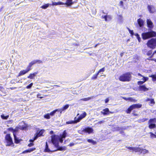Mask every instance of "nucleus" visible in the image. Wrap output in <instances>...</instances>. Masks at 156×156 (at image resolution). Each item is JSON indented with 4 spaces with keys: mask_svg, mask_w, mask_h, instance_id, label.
Here are the masks:
<instances>
[{
    "mask_svg": "<svg viewBox=\"0 0 156 156\" xmlns=\"http://www.w3.org/2000/svg\"><path fill=\"white\" fill-rule=\"evenodd\" d=\"M147 22L148 27L151 29L153 27L154 25L153 23L151 20L147 19Z\"/></svg>",
    "mask_w": 156,
    "mask_h": 156,
    "instance_id": "f3484780",
    "label": "nucleus"
},
{
    "mask_svg": "<svg viewBox=\"0 0 156 156\" xmlns=\"http://www.w3.org/2000/svg\"><path fill=\"white\" fill-rule=\"evenodd\" d=\"M151 60H153L156 62V59H151Z\"/></svg>",
    "mask_w": 156,
    "mask_h": 156,
    "instance_id": "0e129e2a",
    "label": "nucleus"
},
{
    "mask_svg": "<svg viewBox=\"0 0 156 156\" xmlns=\"http://www.w3.org/2000/svg\"><path fill=\"white\" fill-rule=\"evenodd\" d=\"M98 75V73H97V74L94 75L92 77V79H96Z\"/></svg>",
    "mask_w": 156,
    "mask_h": 156,
    "instance_id": "a19ab883",
    "label": "nucleus"
},
{
    "mask_svg": "<svg viewBox=\"0 0 156 156\" xmlns=\"http://www.w3.org/2000/svg\"><path fill=\"white\" fill-rule=\"evenodd\" d=\"M13 136H14L15 142L16 143H19L22 140L21 139H19L18 138L16 137V133H14Z\"/></svg>",
    "mask_w": 156,
    "mask_h": 156,
    "instance_id": "4be33fe9",
    "label": "nucleus"
},
{
    "mask_svg": "<svg viewBox=\"0 0 156 156\" xmlns=\"http://www.w3.org/2000/svg\"><path fill=\"white\" fill-rule=\"evenodd\" d=\"M66 135V133L64 131L62 135L60 136H58L54 135L51 136V141L52 143L54 145L55 147L57 149L55 150H53L51 152L55 151L57 150L63 151L66 150V147H58V141L62 143L63 141V139L65 138Z\"/></svg>",
    "mask_w": 156,
    "mask_h": 156,
    "instance_id": "f257e3e1",
    "label": "nucleus"
},
{
    "mask_svg": "<svg viewBox=\"0 0 156 156\" xmlns=\"http://www.w3.org/2000/svg\"><path fill=\"white\" fill-rule=\"evenodd\" d=\"M31 69L30 68H27L25 70H21L19 73L18 76H22L28 73L30 70H31Z\"/></svg>",
    "mask_w": 156,
    "mask_h": 156,
    "instance_id": "ddd939ff",
    "label": "nucleus"
},
{
    "mask_svg": "<svg viewBox=\"0 0 156 156\" xmlns=\"http://www.w3.org/2000/svg\"><path fill=\"white\" fill-rule=\"evenodd\" d=\"M35 61H36V63H40L42 62L40 60H35Z\"/></svg>",
    "mask_w": 156,
    "mask_h": 156,
    "instance_id": "603ef678",
    "label": "nucleus"
},
{
    "mask_svg": "<svg viewBox=\"0 0 156 156\" xmlns=\"http://www.w3.org/2000/svg\"><path fill=\"white\" fill-rule=\"evenodd\" d=\"M74 144H69V146H72V145H74Z\"/></svg>",
    "mask_w": 156,
    "mask_h": 156,
    "instance_id": "69168bd1",
    "label": "nucleus"
},
{
    "mask_svg": "<svg viewBox=\"0 0 156 156\" xmlns=\"http://www.w3.org/2000/svg\"><path fill=\"white\" fill-rule=\"evenodd\" d=\"M118 18L120 20H122V17L121 15H119L118 16Z\"/></svg>",
    "mask_w": 156,
    "mask_h": 156,
    "instance_id": "8fccbe9b",
    "label": "nucleus"
},
{
    "mask_svg": "<svg viewBox=\"0 0 156 156\" xmlns=\"http://www.w3.org/2000/svg\"><path fill=\"white\" fill-rule=\"evenodd\" d=\"M105 103H107L109 101V99L108 98H107L106 99H105Z\"/></svg>",
    "mask_w": 156,
    "mask_h": 156,
    "instance_id": "5fc2aeb1",
    "label": "nucleus"
},
{
    "mask_svg": "<svg viewBox=\"0 0 156 156\" xmlns=\"http://www.w3.org/2000/svg\"><path fill=\"white\" fill-rule=\"evenodd\" d=\"M1 118L3 119H7L9 117V115L5 116L3 114H2L1 116Z\"/></svg>",
    "mask_w": 156,
    "mask_h": 156,
    "instance_id": "473e14b6",
    "label": "nucleus"
},
{
    "mask_svg": "<svg viewBox=\"0 0 156 156\" xmlns=\"http://www.w3.org/2000/svg\"><path fill=\"white\" fill-rule=\"evenodd\" d=\"M60 110H60V113H61L62 112V111H63L64 110L62 109V108H60Z\"/></svg>",
    "mask_w": 156,
    "mask_h": 156,
    "instance_id": "bf43d9fd",
    "label": "nucleus"
},
{
    "mask_svg": "<svg viewBox=\"0 0 156 156\" xmlns=\"http://www.w3.org/2000/svg\"><path fill=\"white\" fill-rule=\"evenodd\" d=\"M147 8L150 13H153L155 11V9L154 7L152 5H148L147 6Z\"/></svg>",
    "mask_w": 156,
    "mask_h": 156,
    "instance_id": "4468645a",
    "label": "nucleus"
},
{
    "mask_svg": "<svg viewBox=\"0 0 156 156\" xmlns=\"http://www.w3.org/2000/svg\"><path fill=\"white\" fill-rule=\"evenodd\" d=\"M34 144L32 143H30L28 145V146L29 147H31L33 146L34 145Z\"/></svg>",
    "mask_w": 156,
    "mask_h": 156,
    "instance_id": "3c124183",
    "label": "nucleus"
},
{
    "mask_svg": "<svg viewBox=\"0 0 156 156\" xmlns=\"http://www.w3.org/2000/svg\"><path fill=\"white\" fill-rule=\"evenodd\" d=\"M131 75L128 73L121 75L119 78V80L122 81H129L130 80Z\"/></svg>",
    "mask_w": 156,
    "mask_h": 156,
    "instance_id": "7ed1b4c3",
    "label": "nucleus"
},
{
    "mask_svg": "<svg viewBox=\"0 0 156 156\" xmlns=\"http://www.w3.org/2000/svg\"><path fill=\"white\" fill-rule=\"evenodd\" d=\"M123 55V53H122L120 54V55L121 57Z\"/></svg>",
    "mask_w": 156,
    "mask_h": 156,
    "instance_id": "e2e57ef3",
    "label": "nucleus"
},
{
    "mask_svg": "<svg viewBox=\"0 0 156 156\" xmlns=\"http://www.w3.org/2000/svg\"><path fill=\"white\" fill-rule=\"evenodd\" d=\"M142 105L140 104H134L131 106L127 110L126 112L127 113H130L131 111L134 109L139 108L141 107Z\"/></svg>",
    "mask_w": 156,
    "mask_h": 156,
    "instance_id": "0eeeda50",
    "label": "nucleus"
},
{
    "mask_svg": "<svg viewBox=\"0 0 156 156\" xmlns=\"http://www.w3.org/2000/svg\"><path fill=\"white\" fill-rule=\"evenodd\" d=\"M107 19L108 20V21L109 20H110L111 19V17L110 16V17H108L107 18Z\"/></svg>",
    "mask_w": 156,
    "mask_h": 156,
    "instance_id": "680f3d73",
    "label": "nucleus"
},
{
    "mask_svg": "<svg viewBox=\"0 0 156 156\" xmlns=\"http://www.w3.org/2000/svg\"><path fill=\"white\" fill-rule=\"evenodd\" d=\"M152 54V51L151 50L148 51L147 53V55L148 56Z\"/></svg>",
    "mask_w": 156,
    "mask_h": 156,
    "instance_id": "a18cd8bd",
    "label": "nucleus"
},
{
    "mask_svg": "<svg viewBox=\"0 0 156 156\" xmlns=\"http://www.w3.org/2000/svg\"><path fill=\"white\" fill-rule=\"evenodd\" d=\"M142 153L144 154H145L148 153V151L146 149H142Z\"/></svg>",
    "mask_w": 156,
    "mask_h": 156,
    "instance_id": "e433bc0d",
    "label": "nucleus"
},
{
    "mask_svg": "<svg viewBox=\"0 0 156 156\" xmlns=\"http://www.w3.org/2000/svg\"><path fill=\"white\" fill-rule=\"evenodd\" d=\"M60 110H61L60 108V109H56V110H55V112L57 111H58V112H60Z\"/></svg>",
    "mask_w": 156,
    "mask_h": 156,
    "instance_id": "13d9d810",
    "label": "nucleus"
},
{
    "mask_svg": "<svg viewBox=\"0 0 156 156\" xmlns=\"http://www.w3.org/2000/svg\"><path fill=\"white\" fill-rule=\"evenodd\" d=\"M156 122V119L154 118L150 119L149 121V127L150 129L154 128L155 127V123Z\"/></svg>",
    "mask_w": 156,
    "mask_h": 156,
    "instance_id": "9d476101",
    "label": "nucleus"
},
{
    "mask_svg": "<svg viewBox=\"0 0 156 156\" xmlns=\"http://www.w3.org/2000/svg\"><path fill=\"white\" fill-rule=\"evenodd\" d=\"M87 141L89 143H92L93 144H96V142L94 141L92 139H88Z\"/></svg>",
    "mask_w": 156,
    "mask_h": 156,
    "instance_id": "7c9ffc66",
    "label": "nucleus"
},
{
    "mask_svg": "<svg viewBox=\"0 0 156 156\" xmlns=\"http://www.w3.org/2000/svg\"><path fill=\"white\" fill-rule=\"evenodd\" d=\"M104 122V121H99L98 122V123L99 124H100L102 123H103Z\"/></svg>",
    "mask_w": 156,
    "mask_h": 156,
    "instance_id": "4d7b16f0",
    "label": "nucleus"
},
{
    "mask_svg": "<svg viewBox=\"0 0 156 156\" xmlns=\"http://www.w3.org/2000/svg\"><path fill=\"white\" fill-rule=\"evenodd\" d=\"M113 113V112H110V111H109V112L108 113Z\"/></svg>",
    "mask_w": 156,
    "mask_h": 156,
    "instance_id": "338daca9",
    "label": "nucleus"
},
{
    "mask_svg": "<svg viewBox=\"0 0 156 156\" xmlns=\"http://www.w3.org/2000/svg\"><path fill=\"white\" fill-rule=\"evenodd\" d=\"M27 126V124L23 121L20 123L19 126L18 127V129H19L21 130H24L25 129Z\"/></svg>",
    "mask_w": 156,
    "mask_h": 156,
    "instance_id": "9b49d317",
    "label": "nucleus"
},
{
    "mask_svg": "<svg viewBox=\"0 0 156 156\" xmlns=\"http://www.w3.org/2000/svg\"><path fill=\"white\" fill-rule=\"evenodd\" d=\"M87 115V113L85 112H83V113L78 118L76 117L74 118V119L76 120L78 122H79L80 120L85 118Z\"/></svg>",
    "mask_w": 156,
    "mask_h": 156,
    "instance_id": "f8f14e48",
    "label": "nucleus"
},
{
    "mask_svg": "<svg viewBox=\"0 0 156 156\" xmlns=\"http://www.w3.org/2000/svg\"><path fill=\"white\" fill-rule=\"evenodd\" d=\"M122 98H123V99H125V100H127V101H128V100H127V98H126V97H122Z\"/></svg>",
    "mask_w": 156,
    "mask_h": 156,
    "instance_id": "052dcab7",
    "label": "nucleus"
},
{
    "mask_svg": "<svg viewBox=\"0 0 156 156\" xmlns=\"http://www.w3.org/2000/svg\"><path fill=\"white\" fill-rule=\"evenodd\" d=\"M119 5L120 6H123V2L121 1L119 2Z\"/></svg>",
    "mask_w": 156,
    "mask_h": 156,
    "instance_id": "864d4df0",
    "label": "nucleus"
},
{
    "mask_svg": "<svg viewBox=\"0 0 156 156\" xmlns=\"http://www.w3.org/2000/svg\"><path fill=\"white\" fill-rule=\"evenodd\" d=\"M127 100L129 101L134 102H136V101L131 97H129L127 98Z\"/></svg>",
    "mask_w": 156,
    "mask_h": 156,
    "instance_id": "f704fd0d",
    "label": "nucleus"
},
{
    "mask_svg": "<svg viewBox=\"0 0 156 156\" xmlns=\"http://www.w3.org/2000/svg\"><path fill=\"white\" fill-rule=\"evenodd\" d=\"M52 5H63L64 4V3H63V2H53L52 1Z\"/></svg>",
    "mask_w": 156,
    "mask_h": 156,
    "instance_id": "b1692460",
    "label": "nucleus"
},
{
    "mask_svg": "<svg viewBox=\"0 0 156 156\" xmlns=\"http://www.w3.org/2000/svg\"><path fill=\"white\" fill-rule=\"evenodd\" d=\"M150 136L151 138L154 137H156V135L153 133L150 132Z\"/></svg>",
    "mask_w": 156,
    "mask_h": 156,
    "instance_id": "58836bf2",
    "label": "nucleus"
},
{
    "mask_svg": "<svg viewBox=\"0 0 156 156\" xmlns=\"http://www.w3.org/2000/svg\"><path fill=\"white\" fill-rule=\"evenodd\" d=\"M129 31V33L131 34L132 35H133L134 34V33L133 30H130L129 28L128 29Z\"/></svg>",
    "mask_w": 156,
    "mask_h": 156,
    "instance_id": "49530a36",
    "label": "nucleus"
},
{
    "mask_svg": "<svg viewBox=\"0 0 156 156\" xmlns=\"http://www.w3.org/2000/svg\"><path fill=\"white\" fill-rule=\"evenodd\" d=\"M36 63V61L35 60L33 61L30 62L29 65L27 68H30L31 69V67L34 64Z\"/></svg>",
    "mask_w": 156,
    "mask_h": 156,
    "instance_id": "393cba45",
    "label": "nucleus"
},
{
    "mask_svg": "<svg viewBox=\"0 0 156 156\" xmlns=\"http://www.w3.org/2000/svg\"><path fill=\"white\" fill-rule=\"evenodd\" d=\"M44 117L45 118L47 119H49L50 118V114L49 113H48L46 115H44Z\"/></svg>",
    "mask_w": 156,
    "mask_h": 156,
    "instance_id": "c9c22d12",
    "label": "nucleus"
},
{
    "mask_svg": "<svg viewBox=\"0 0 156 156\" xmlns=\"http://www.w3.org/2000/svg\"><path fill=\"white\" fill-rule=\"evenodd\" d=\"M128 149L133 152H134L139 153H142V149L140 147H128Z\"/></svg>",
    "mask_w": 156,
    "mask_h": 156,
    "instance_id": "6e6552de",
    "label": "nucleus"
},
{
    "mask_svg": "<svg viewBox=\"0 0 156 156\" xmlns=\"http://www.w3.org/2000/svg\"><path fill=\"white\" fill-rule=\"evenodd\" d=\"M92 97H88L85 98H83L81 99L80 100L83 101H87L92 98Z\"/></svg>",
    "mask_w": 156,
    "mask_h": 156,
    "instance_id": "72a5a7b5",
    "label": "nucleus"
},
{
    "mask_svg": "<svg viewBox=\"0 0 156 156\" xmlns=\"http://www.w3.org/2000/svg\"><path fill=\"white\" fill-rule=\"evenodd\" d=\"M104 71H105V68H103L102 69L99 70L98 71V74H99V73H100L101 72H103Z\"/></svg>",
    "mask_w": 156,
    "mask_h": 156,
    "instance_id": "de8ad7c7",
    "label": "nucleus"
},
{
    "mask_svg": "<svg viewBox=\"0 0 156 156\" xmlns=\"http://www.w3.org/2000/svg\"><path fill=\"white\" fill-rule=\"evenodd\" d=\"M149 76L152 78L153 81H156V73L153 75H152Z\"/></svg>",
    "mask_w": 156,
    "mask_h": 156,
    "instance_id": "c756f323",
    "label": "nucleus"
},
{
    "mask_svg": "<svg viewBox=\"0 0 156 156\" xmlns=\"http://www.w3.org/2000/svg\"><path fill=\"white\" fill-rule=\"evenodd\" d=\"M52 151V150H51V151ZM44 151L46 152H49L51 151L50 149L48 148V145L47 142H46V143L45 148L44 150Z\"/></svg>",
    "mask_w": 156,
    "mask_h": 156,
    "instance_id": "c85d7f7f",
    "label": "nucleus"
},
{
    "mask_svg": "<svg viewBox=\"0 0 156 156\" xmlns=\"http://www.w3.org/2000/svg\"><path fill=\"white\" fill-rule=\"evenodd\" d=\"M44 131L41 130L40 131H37V133L35 134L34 138V140H30V142H33L34 140H36L38 137L41 136L44 132Z\"/></svg>",
    "mask_w": 156,
    "mask_h": 156,
    "instance_id": "1a4fd4ad",
    "label": "nucleus"
},
{
    "mask_svg": "<svg viewBox=\"0 0 156 156\" xmlns=\"http://www.w3.org/2000/svg\"><path fill=\"white\" fill-rule=\"evenodd\" d=\"M94 130L92 128L88 127L83 129L82 131H79V133H80L83 134L85 133H87L88 134L93 133Z\"/></svg>",
    "mask_w": 156,
    "mask_h": 156,
    "instance_id": "423d86ee",
    "label": "nucleus"
},
{
    "mask_svg": "<svg viewBox=\"0 0 156 156\" xmlns=\"http://www.w3.org/2000/svg\"><path fill=\"white\" fill-rule=\"evenodd\" d=\"M51 5V4H49V3L45 4L43 5L42 6H41V8L43 9H45L46 8H47L50 5Z\"/></svg>",
    "mask_w": 156,
    "mask_h": 156,
    "instance_id": "cd10ccee",
    "label": "nucleus"
},
{
    "mask_svg": "<svg viewBox=\"0 0 156 156\" xmlns=\"http://www.w3.org/2000/svg\"><path fill=\"white\" fill-rule=\"evenodd\" d=\"M137 22L140 27H142L144 25V21L141 19H139L137 20Z\"/></svg>",
    "mask_w": 156,
    "mask_h": 156,
    "instance_id": "6ab92c4d",
    "label": "nucleus"
},
{
    "mask_svg": "<svg viewBox=\"0 0 156 156\" xmlns=\"http://www.w3.org/2000/svg\"><path fill=\"white\" fill-rule=\"evenodd\" d=\"M147 45L151 48H155L156 47V38H152L149 40L147 43Z\"/></svg>",
    "mask_w": 156,
    "mask_h": 156,
    "instance_id": "20e7f679",
    "label": "nucleus"
},
{
    "mask_svg": "<svg viewBox=\"0 0 156 156\" xmlns=\"http://www.w3.org/2000/svg\"><path fill=\"white\" fill-rule=\"evenodd\" d=\"M5 139L6 142V146H12L13 144L12 139L9 134H7L5 136Z\"/></svg>",
    "mask_w": 156,
    "mask_h": 156,
    "instance_id": "39448f33",
    "label": "nucleus"
},
{
    "mask_svg": "<svg viewBox=\"0 0 156 156\" xmlns=\"http://www.w3.org/2000/svg\"><path fill=\"white\" fill-rule=\"evenodd\" d=\"M141 36L143 39L146 40L151 37H156V32L151 30L147 32L143 33Z\"/></svg>",
    "mask_w": 156,
    "mask_h": 156,
    "instance_id": "f03ea898",
    "label": "nucleus"
},
{
    "mask_svg": "<svg viewBox=\"0 0 156 156\" xmlns=\"http://www.w3.org/2000/svg\"><path fill=\"white\" fill-rule=\"evenodd\" d=\"M69 107V105H65V106H64L62 108V109L64 110H65L66 109H67Z\"/></svg>",
    "mask_w": 156,
    "mask_h": 156,
    "instance_id": "79ce46f5",
    "label": "nucleus"
},
{
    "mask_svg": "<svg viewBox=\"0 0 156 156\" xmlns=\"http://www.w3.org/2000/svg\"><path fill=\"white\" fill-rule=\"evenodd\" d=\"M33 85V83H30L28 86L26 87V88L27 89H30Z\"/></svg>",
    "mask_w": 156,
    "mask_h": 156,
    "instance_id": "37998d69",
    "label": "nucleus"
},
{
    "mask_svg": "<svg viewBox=\"0 0 156 156\" xmlns=\"http://www.w3.org/2000/svg\"><path fill=\"white\" fill-rule=\"evenodd\" d=\"M134 35L136 37V38L137 39L139 42H140L141 41V39L139 35L138 34H135Z\"/></svg>",
    "mask_w": 156,
    "mask_h": 156,
    "instance_id": "2f4dec72",
    "label": "nucleus"
},
{
    "mask_svg": "<svg viewBox=\"0 0 156 156\" xmlns=\"http://www.w3.org/2000/svg\"><path fill=\"white\" fill-rule=\"evenodd\" d=\"M55 110L53 111L52 112H51V113H49L50 114V115H51V116H53L55 114Z\"/></svg>",
    "mask_w": 156,
    "mask_h": 156,
    "instance_id": "c03bdc74",
    "label": "nucleus"
},
{
    "mask_svg": "<svg viewBox=\"0 0 156 156\" xmlns=\"http://www.w3.org/2000/svg\"><path fill=\"white\" fill-rule=\"evenodd\" d=\"M109 112V110L108 108H106L101 111V113L104 115H106L108 114Z\"/></svg>",
    "mask_w": 156,
    "mask_h": 156,
    "instance_id": "aec40b11",
    "label": "nucleus"
},
{
    "mask_svg": "<svg viewBox=\"0 0 156 156\" xmlns=\"http://www.w3.org/2000/svg\"><path fill=\"white\" fill-rule=\"evenodd\" d=\"M37 97L38 98H42L43 97L41 96V94L39 93L37 95Z\"/></svg>",
    "mask_w": 156,
    "mask_h": 156,
    "instance_id": "09e8293b",
    "label": "nucleus"
},
{
    "mask_svg": "<svg viewBox=\"0 0 156 156\" xmlns=\"http://www.w3.org/2000/svg\"><path fill=\"white\" fill-rule=\"evenodd\" d=\"M78 122L75 119L74 120H72L68 121L66 122V124H75L77 123Z\"/></svg>",
    "mask_w": 156,
    "mask_h": 156,
    "instance_id": "a878e982",
    "label": "nucleus"
},
{
    "mask_svg": "<svg viewBox=\"0 0 156 156\" xmlns=\"http://www.w3.org/2000/svg\"><path fill=\"white\" fill-rule=\"evenodd\" d=\"M108 17H110V16H102V17L103 18L105 19V20L106 21H108V20L107 19V18Z\"/></svg>",
    "mask_w": 156,
    "mask_h": 156,
    "instance_id": "ea45409f",
    "label": "nucleus"
},
{
    "mask_svg": "<svg viewBox=\"0 0 156 156\" xmlns=\"http://www.w3.org/2000/svg\"><path fill=\"white\" fill-rule=\"evenodd\" d=\"M146 101H150V104L152 106V105H154L155 104V102L154 100V99H149V98H147L146 100Z\"/></svg>",
    "mask_w": 156,
    "mask_h": 156,
    "instance_id": "5701e85b",
    "label": "nucleus"
},
{
    "mask_svg": "<svg viewBox=\"0 0 156 156\" xmlns=\"http://www.w3.org/2000/svg\"><path fill=\"white\" fill-rule=\"evenodd\" d=\"M72 0H66V2L64 3L63 5H66L68 6H71L73 4Z\"/></svg>",
    "mask_w": 156,
    "mask_h": 156,
    "instance_id": "a211bd4d",
    "label": "nucleus"
},
{
    "mask_svg": "<svg viewBox=\"0 0 156 156\" xmlns=\"http://www.w3.org/2000/svg\"><path fill=\"white\" fill-rule=\"evenodd\" d=\"M139 90L141 91H146L149 90V88L146 87L145 85H142L139 87Z\"/></svg>",
    "mask_w": 156,
    "mask_h": 156,
    "instance_id": "dca6fc26",
    "label": "nucleus"
},
{
    "mask_svg": "<svg viewBox=\"0 0 156 156\" xmlns=\"http://www.w3.org/2000/svg\"><path fill=\"white\" fill-rule=\"evenodd\" d=\"M36 148H30L28 149V153H30L31 152H32L33 151H34L35 150Z\"/></svg>",
    "mask_w": 156,
    "mask_h": 156,
    "instance_id": "4c0bfd02",
    "label": "nucleus"
},
{
    "mask_svg": "<svg viewBox=\"0 0 156 156\" xmlns=\"http://www.w3.org/2000/svg\"><path fill=\"white\" fill-rule=\"evenodd\" d=\"M8 130L9 131L12 132L13 133V135H14V133H16L17 131L18 130V127H17L15 129H13L12 128H10L8 129Z\"/></svg>",
    "mask_w": 156,
    "mask_h": 156,
    "instance_id": "412c9836",
    "label": "nucleus"
},
{
    "mask_svg": "<svg viewBox=\"0 0 156 156\" xmlns=\"http://www.w3.org/2000/svg\"><path fill=\"white\" fill-rule=\"evenodd\" d=\"M28 153V150H26L23 151L22 152V154H25V153Z\"/></svg>",
    "mask_w": 156,
    "mask_h": 156,
    "instance_id": "6e6d98bb",
    "label": "nucleus"
},
{
    "mask_svg": "<svg viewBox=\"0 0 156 156\" xmlns=\"http://www.w3.org/2000/svg\"><path fill=\"white\" fill-rule=\"evenodd\" d=\"M138 75L141 76H142L143 77V78L142 79L143 81H138V84L139 85H141V84H143L148 79V78H147V77H145L144 76H143L141 75V74L140 73L138 74Z\"/></svg>",
    "mask_w": 156,
    "mask_h": 156,
    "instance_id": "2eb2a0df",
    "label": "nucleus"
},
{
    "mask_svg": "<svg viewBox=\"0 0 156 156\" xmlns=\"http://www.w3.org/2000/svg\"><path fill=\"white\" fill-rule=\"evenodd\" d=\"M16 88V87H14H14H12V88H11V89H13L14 88Z\"/></svg>",
    "mask_w": 156,
    "mask_h": 156,
    "instance_id": "774afa93",
    "label": "nucleus"
},
{
    "mask_svg": "<svg viewBox=\"0 0 156 156\" xmlns=\"http://www.w3.org/2000/svg\"><path fill=\"white\" fill-rule=\"evenodd\" d=\"M37 74V73H34L33 74H30L29 76H28V78L30 79H33Z\"/></svg>",
    "mask_w": 156,
    "mask_h": 156,
    "instance_id": "bb28decb",
    "label": "nucleus"
}]
</instances>
